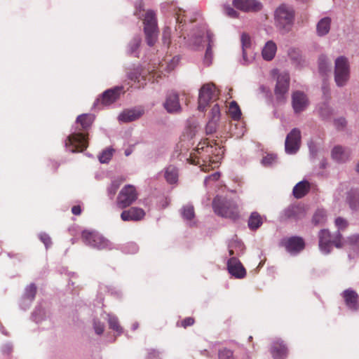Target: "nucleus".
Returning a JSON list of instances; mask_svg holds the SVG:
<instances>
[{"label": "nucleus", "mask_w": 359, "mask_h": 359, "mask_svg": "<svg viewBox=\"0 0 359 359\" xmlns=\"http://www.w3.org/2000/svg\"><path fill=\"white\" fill-rule=\"evenodd\" d=\"M288 55L290 56L291 60H292L295 62H297L299 63L300 62L301 59H302V55H301L300 50L299 49H297V48L290 49V50L288 52Z\"/></svg>", "instance_id": "nucleus-44"}, {"label": "nucleus", "mask_w": 359, "mask_h": 359, "mask_svg": "<svg viewBox=\"0 0 359 359\" xmlns=\"http://www.w3.org/2000/svg\"><path fill=\"white\" fill-rule=\"evenodd\" d=\"M127 76L130 81H134L135 83H139L140 81V77L144 79V76L143 69L141 67H137L130 69L128 72Z\"/></svg>", "instance_id": "nucleus-31"}, {"label": "nucleus", "mask_w": 359, "mask_h": 359, "mask_svg": "<svg viewBox=\"0 0 359 359\" xmlns=\"http://www.w3.org/2000/svg\"><path fill=\"white\" fill-rule=\"evenodd\" d=\"M218 121L215 120L209 119L206 126L205 132L207 134H212L217 130Z\"/></svg>", "instance_id": "nucleus-45"}, {"label": "nucleus", "mask_w": 359, "mask_h": 359, "mask_svg": "<svg viewBox=\"0 0 359 359\" xmlns=\"http://www.w3.org/2000/svg\"><path fill=\"white\" fill-rule=\"evenodd\" d=\"M263 217L257 212H252L248 219V225L250 230L256 231L263 224Z\"/></svg>", "instance_id": "nucleus-27"}, {"label": "nucleus", "mask_w": 359, "mask_h": 359, "mask_svg": "<svg viewBox=\"0 0 359 359\" xmlns=\"http://www.w3.org/2000/svg\"><path fill=\"white\" fill-rule=\"evenodd\" d=\"M224 12L226 15H228L230 18H238V13L236 11H235L232 7L230 6H225L224 8Z\"/></svg>", "instance_id": "nucleus-50"}, {"label": "nucleus", "mask_w": 359, "mask_h": 359, "mask_svg": "<svg viewBox=\"0 0 359 359\" xmlns=\"http://www.w3.org/2000/svg\"><path fill=\"white\" fill-rule=\"evenodd\" d=\"M306 215V208L301 205H291L282 212L281 218L283 220L298 221L303 219Z\"/></svg>", "instance_id": "nucleus-12"}, {"label": "nucleus", "mask_w": 359, "mask_h": 359, "mask_svg": "<svg viewBox=\"0 0 359 359\" xmlns=\"http://www.w3.org/2000/svg\"><path fill=\"white\" fill-rule=\"evenodd\" d=\"M229 113L233 120H239L241 118L242 115L241 111L236 101H232L230 102Z\"/></svg>", "instance_id": "nucleus-32"}, {"label": "nucleus", "mask_w": 359, "mask_h": 359, "mask_svg": "<svg viewBox=\"0 0 359 359\" xmlns=\"http://www.w3.org/2000/svg\"><path fill=\"white\" fill-rule=\"evenodd\" d=\"M310 189L311 184L306 180H303L294 187L292 194L294 198L299 199L305 196Z\"/></svg>", "instance_id": "nucleus-22"}, {"label": "nucleus", "mask_w": 359, "mask_h": 359, "mask_svg": "<svg viewBox=\"0 0 359 359\" xmlns=\"http://www.w3.org/2000/svg\"><path fill=\"white\" fill-rule=\"evenodd\" d=\"M39 238H40V240L41 241V242H43V243L45 245L46 248L50 247V245L52 244L51 238H50V236L48 234L41 233V234H40Z\"/></svg>", "instance_id": "nucleus-51"}, {"label": "nucleus", "mask_w": 359, "mask_h": 359, "mask_svg": "<svg viewBox=\"0 0 359 359\" xmlns=\"http://www.w3.org/2000/svg\"><path fill=\"white\" fill-rule=\"evenodd\" d=\"M182 215L184 219L191 221L195 217L194 208L191 205H187L182 208Z\"/></svg>", "instance_id": "nucleus-34"}, {"label": "nucleus", "mask_w": 359, "mask_h": 359, "mask_svg": "<svg viewBox=\"0 0 359 359\" xmlns=\"http://www.w3.org/2000/svg\"><path fill=\"white\" fill-rule=\"evenodd\" d=\"M184 13H185V11H184L181 8H178L175 11L176 21H177V23H178L180 25L186 22V20L184 19V18L185 17Z\"/></svg>", "instance_id": "nucleus-48"}, {"label": "nucleus", "mask_w": 359, "mask_h": 359, "mask_svg": "<svg viewBox=\"0 0 359 359\" xmlns=\"http://www.w3.org/2000/svg\"><path fill=\"white\" fill-rule=\"evenodd\" d=\"M219 359H233V352L227 348L222 349L218 353Z\"/></svg>", "instance_id": "nucleus-46"}, {"label": "nucleus", "mask_w": 359, "mask_h": 359, "mask_svg": "<svg viewBox=\"0 0 359 359\" xmlns=\"http://www.w3.org/2000/svg\"><path fill=\"white\" fill-rule=\"evenodd\" d=\"M229 252L230 255H233L234 253L233 250H230Z\"/></svg>", "instance_id": "nucleus-61"}, {"label": "nucleus", "mask_w": 359, "mask_h": 359, "mask_svg": "<svg viewBox=\"0 0 359 359\" xmlns=\"http://www.w3.org/2000/svg\"><path fill=\"white\" fill-rule=\"evenodd\" d=\"M165 178L170 184H175L177 181L178 173L177 168L173 165H169L165 171Z\"/></svg>", "instance_id": "nucleus-30"}, {"label": "nucleus", "mask_w": 359, "mask_h": 359, "mask_svg": "<svg viewBox=\"0 0 359 359\" xmlns=\"http://www.w3.org/2000/svg\"><path fill=\"white\" fill-rule=\"evenodd\" d=\"M219 91L213 83H208L202 86L199 90L198 109L201 111L219 98Z\"/></svg>", "instance_id": "nucleus-5"}, {"label": "nucleus", "mask_w": 359, "mask_h": 359, "mask_svg": "<svg viewBox=\"0 0 359 359\" xmlns=\"http://www.w3.org/2000/svg\"><path fill=\"white\" fill-rule=\"evenodd\" d=\"M271 352L274 359H284L287 356V348L283 341H277L273 343Z\"/></svg>", "instance_id": "nucleus-23"}, {"label": "nucleus", "mask_w": 359, "mask_h": 359, "mask_svg": "<svg viewBox=\"0 0 359 359\" xmlns=\"http://www.w3.org/2000/svg\"><path fill=\"white\" fill-rule=\"evenodd\" d=\"M122 181L118 180H115L111 182V184L107 189L108 194L111 196H114L118 189L120 185L121 184Z\"/></svg>", "instance_id": "nucleus-41"}, {"label": "nucleus", "mask_w": 359, "mask_h": 359, "mask_svg": "<svg viewBox=\"0 0 359 359\" xmlns=\"http://www.w3.org/2000/svg\"><path fill=\"white\" fill-rule=\"evenodd\" d=\"M212 208L217 215L236 221L240 217L237 203L225 197L216 196L212 201Z\"/></svg>", "instance_id": "nucleus-3"}, {"label": "nucleus", "mask_w": 359, "mask_h": 359, "mask_svg": "<svg viewBox=\"0 0 359 359\" xmlns=\"http://www.w3.org/2000/svg\"><path fill=\"white\" fill-rule=\"evenodd\" d=\"M292 107L295 113L303 111L308 106L309 102L306 95L301 92H294L292 97Z\"/></svg>", "instance_id": "nucleus-18"}, {"label": "nucleus", "mask_w": 359, "mask_h": 359, "mask_svg": "<svg viewBox=\"0 0 359 359\" xmlns=\"http://www.w3.org/2000/svg\"><path fill=\"white\" fill-rule=\"evenodd\" d=\"M94 120L95 116L90 114H83L76 118V123L78 132L69 135L65 141L66 146L71 147L70 150L72 152L83 151L88 147V130Z\"/></svg>", "instance_id": "nucleus-1"}, {"label": "nucleus", "mask_w": 359, "mask_h": 359, "mask_svg": "<svg viewBox=\"0 0 359 359\" xmlns=\"http://www.w3.org/2000/svg\"><path fill=\"white\" fill-rule=\"evenodd\" d=\"M147 43L153 46L157 41L158 29L144 28Z\"/></svg>", "instance_id": "nucleus-29"}, {"label": "nucleus", "mask_w": 359, "mask_h": 359, "mask_svg": "<svg viewBox=\"0 0 359 359\" xmlns=\"http://www.w3.org/2000/svg\"><path fill=\"white\" fill-rule=\"evenodd\" d=\"M195 151L193 155H191L189 159L191 163L199 165L204 172H208L217 166V162L212 161L210 156V154L212 153V145L210 144L208 139L200 142Z\"/></svg>", "instance_id": "nucleus-2"}, {"label": "nucleus", "mask_w": 359, "mask_h": 359, "mask_svg": "<svg viewBox=\"0 0 359 359\" xmlns=\"http://www.w3.org/2000/svg\"><path fill=\"white\" fill-rule=\"evenodd\" d=\"M72 212L75 215H79L81 213V208L80 205H74L72 208Z\"/></svg>", "instance_id": "nucleus-59"}, {"label": "nucleus", "mask_w": 359, "mask_h": 359, "mask_svg": "<svg viewBox=\"0 0 359 359\" xmlns=\"http://www.w3.org/2000/svg\"><path fill=\"white\" fill-rule=\"evenodd\" d=\"M334 125L338 130H341L346 126V121L344 118H339L334 121Z\"/></svg>", "instance_id": "nucleus-55"}, {"label": "nucleus", "mask_w": 359, "mask_h": 359, "mask_svg": "<svg viewBox=\"0 0 359 359\" xmlns=\"http://www.w3.org/2000/svg\"><path fill=\"white\" fill-rule=\"evenodd\" d=\"M233 5L244 12H257L262 8V4L257 0H233Z\"/></svg>", "instance_id": "nucleus-14"}, {"label": "nucleus", "mask_w": 359, "mask_h": 359, "mask_svg": "<svg viewBox=\"0 0 359 359\" xmlns=\"http://www.w3.org/2000/svg\"><path fill=\"white\" fill-rule=\"evenodd\" d=\"M331 19L328 17L322 18L317 24L316 31L320 36H323L329 33L330 29Z\"/></svg>", "instance_id": "nucleus-28"}, {"label": "nucleus", "mask_w": 359, "mask_h": 359, "mask_svg": "<svg viewBox=\"0 0 359 359\" xmlns=\"http://www.w3.org/2000/svg\"><path fill=\"white\" fill-rule=\"evenodd\" d=\"M143 114L144 110L140 109L126 110L118 116V120L125 123L131 122L140 118Z\"/></svg>", "instance_id": "nucleus-21"}, {"label": "nucleus", "mask_w": 359, "mask_h": 359, "mask_svg": "<svg viewBox=\"0 0 359 359\" xmlns=\"http://www.w3.org/2000/svg\"><path fill=\"white\" fill-rule=\"evenodd\" d=\"M112 156V150L106 149L102 151L101 155L99 156V160L101 163H107Z\"/></svg>", "instance_id": "nucleus-47"}, {"label": "nucleus", "mask_w": 359, "mask_h": 359, "mask_svg": "<svg viewBox=\"0 0 359 359\" xmlns=\"http://www.w3.org/2000/svg\"><path fill=\"white\" fill-rule=\"evenodd\" d=\"M335 224L339 229H344L347 226L348 223L344 219L338 217L335 219Z\"/></svg>", "instance_id": "nucleus-54"}, {"label": "nucleus", "mask_w": 359, "mask_h": 359, "mask_svg": "<svg viewBox=\"0 0 359 359\" xmlns=\"http://www.w3.org/2000/svg\"><path fill=\"white\" fill-rule=\"evenodd\" d=\"M351 241L359 248V235H354L350 238Z\"/></svg>", "instance_id": "nucleus-60"}, {"label": "nucleus", "mask_w": 359, "mask_h": 359, "mask_svg": "<svg viewBox=\"0 0 359 359\" xmlns=\"http://www.w3.org/2000/svg\"><path fill=\"white\" fill-rule=\"evenodd\" d=\"M350 156V151L344 149L341 146H336L332 151V156L333 159L338 162L346 161Z\"/></svg>", "instance_id": "nucleus-24"}, {"label": "nucleus", "mask_w": 359, "mask_h": 359, "mask_svg": "<svg viewBox=\"0 0 359 359\" xmlns=\"http://www.w3.org/2000/svg\"><path fill=\"white\" fill-rule=\"evenodd\" d=\"M212 46L211 44H208V47L205 51V60H210L212 58Z\"/></svg>", "instance_id": "nucleus-56"}, {"label": "nucleus", "mask_w": 359, "mask_h": 359, "mask_svg": "<svg viewBox=\"0 0 359 359\" xmlns=\"http://www.w3.org/2000/svg\"><path fill=\"white\" fill-rule=\"evenodd\" d=\"M125 154H126V156H128V155H130V152L129 151L126 150L125 151Z\"/></svg>", "instance_id": "nucleus-62"}, {"label": "nucleus", "mask_w": 359, "mask_h": 359, "mask_svg": "<svg viewBox=\"0 0 359 359\" xmlns=\"http://www.w3.org/2000/svg\"><path fill=\"white\" fill-rule=\"evenodd\" d=\"M273 72L277 74L274 93L277 100H283L285 99V95L289 90L290 81V75L286 72L278 74V71L274 70Z\"/></svg>", "instance_id": "nucleus-9"}, {"label": "nucleus", "mask_w": 359, "mask_h": 359, "mask_svg": "<svg viewBox=\"0 0 359 359\" xmlns=\"http://www.w3.org/2000/svg\"><path fill=\"white\" fill-rule=\"evenodd\" d=\"M274 20L276 27L285 32H289L294 23V11L292 7L281 4L275 11Z\"/></svg>", "instance_id": "nucleus-4"}, {"label": "nucleus", "mask_w": 359, "mask_h": 359, "mask_svg": "<svg viewBox=\"0 0 359 359\" xmlns=\"http://www.w3.org/2000/svg\"><path fill=\"white\" fill-rule=\"evenodd\" d=\"M122 90L123 87H115L105 90L96 100L95 107L100 108V106H109L115 102L118 99Z\"/></svg>", "instance_id": "nucleus-11"}, {"label": "nucleus", "mask_w": 359, "mask_h": 359, "mask_svg": "<svg viewBox=\"0 0 359 359\" xmlns=\"http://www.w3.org/2000/svg\"><path fill=\"white\" fill-rule=\"evenodd\" d=\"M138 197L136 188L131 184L124 186L116 198V205L121 209H125L132 205Z\"/></svg>", "instance_id": "nucleus-7"}, {"label": "nucleus", "mask_w": 359, "mask_h": 359, "mask_svg": "<svg viewBox=\"0 0 359 359\" xmlns=\"http://www.w3.org/2000/svg\"><path fill=\"white\" fill-rule=\"evenodd\" d=\"M229 273L236 278H243L246 276V270L242 263L236 257L230 258L227 262Z\"/></svg>", "instance_id": "nucleus-15"}, {"label": "nucleus", "mask_w": 359, "mask_h": 359, "mask_svg": "<svg viewBox=\"0 0 359 359\" xmlns=\"http://www.w3.org/2000/svg\"><path fill=\"white\" fill-rule=\"evenodd\" d=\"M326 219V213L323 210H318L313 215L312 223L314 225L323 224Z\"/></svg>", "instance_id": "nucleus-35"}, {"label": "nucleus", "mask_w": 359, "mask_h": 359, "mask_svg": "<svg viewBox=\"0 0 359 359\" xmlns=\"http://www.w3.org/2000/svg\"><path fill=\"white\" fill-rule=\"evenodd\" d=\"M350 78V65L347 57L339 56L334 63V81L337 86L346 84Z\"/></svg>", "instance_id": "nucleus-6"}, {"label": "nucleus", "mask_w": 359, "mask_h": 359, "mask_svg": "<svg viewBox=\"0 0 359 359\" xmlns=\"http://www.w3.org/2000/svg\"><path fill=\"white\" fill-rule=\"evenodd\" d=\"M302 141L301 131L299 129L293 128L286 136L285 142V152L294 154L299 149Z\"/></svg>", "instance_id": "nucleus-10"}, {"label": "nucleus", "mask_w": 359, "mask_h": 359, "mask_svg": "<svg viewBox=\"0 0 359 359\" xmlns=\"http://www.w3.org/2000/svg\"><path fill=\"white\" fill-rule=\"evenodd\" d=\"M346 306L352 311L359 309V296L357 292L351 289H347L342 293Z\"/></svg>", "instance_id": "nucleus-19"}, {"label": "nucleus", "mask_w": 359, "mask_h": 359, "mask_svg": "<svg viewBox=\"0 0 359 359\" xmlns=\"http://www.w3.org/2000/svg\"><path fill=\"white\" fill-rule=\"evenodd\" d=\"M276 44L273 41H267L262 49V54L263 58L267 61L271 60L276 55Z\"/></svg>", "instance_id": "nucleus-26"}, {"label": "nucleus", "mask_w": 359, "mask_h": 359, "mask_svg": "<svg viewBox=\"0 0 359 359\" xmlns=\"http://www.w3.org/2000/svg\"><path fill=\"white\" fill-rule=\"evenodd\" d=\"M146 213L142 208L132 207L128 210H123L121 214V218L124 222H137L143 219Z\"/></svg>", "instance_id": "nucleus-16"}, {"label": "nucleus", "mask_w": 359, "mask_h": 359, "mask_svg": "<svg viewBox=\"0 0 359 359\" xmlns=\"http://www.w3.org/2000/svg\"><path fill=\"white\" fill-rule=\"evenodd\" d=\"M348 201L351 208L356 209L359 205V192L357 190H352L349 192Z\"/></svg>", "instance_id": "nucleus-33"}, {"label": "nucleus", "mask_w": 359, "mask_h": 359, "mask_svg": "<svg viewBox=\"0 0 359 359\" xmlns=\"http://www.w3.org/2000/svg\"><path fill=\"white\" fill-rule=\"evenodd\" d=\"M332 244L337 248H340L338 242H333L331 240L330 233L326 229H323L319 233V247L322 251L327 254L330 252Z\"/></svg>", "instance_id": "nucleus-17"}, {"label": "nucleus", "mask_w": 359, "mask_h": 359, "mask_svg": "<svg viewBox=\"0 0 359 359\" xmlns=\"http://www.w3.org/2000/svg\"><path fill=\"white\" fill-rule=\"evenodd\" d=\"M93 327L96 334H102L104 330V325L100 321L95 320L93 323Z\"/></svg>", "instance_id": "nucleus-52"}, {"label": "nucleus", "mask_w": 359, "mask_h": 359, "mask_svg": "<svg viewBox=\"0 0 359 359\" xmlns=\"http://www.w3.org/2000/svg\"><path fill=\"white\" fill-rule=\"evenodd\" d=\"M356 170L358 172H359V163H358V165L356 166Z\"/></svg>", "instance_id": "nucleus-63"}, {"label": "nucleus", "mask_w": 359, "mask_h": 359, "mask_svg": "<svg viewBox=\"0 0 359 359\" xmlns=\"http://www.w3.org/2000/svg\"><path fill=\"white\" fill-rule=\"evenodd\" d=\"M109 327L110 329L121 333L122 332V327L119 325L118 320L115 316H109L108 319Z\"/></svg>", "instance_id": "nucleus-37"}, {"label": "nucleus", "mask_w": 359, "mask_h": 359, "mask_svg": "<svg viewBox=\"0 0 359 359\" xmlns=\"http://www.w3.org/2000/svg\"><path fill=\"white\" fill-rule=\"evenodd\" d=\"M141 43L140 37L134 38L128 45V51L130 54H135Z\"/></svg>", "instance_id": "nucleus-38"}, {"label": "nucleus", "mask_w": 359, "mask_h": 359, "mask_svg": "<svg viewBox=\"0 0 359 359\" xmlns=\"http://www.w3.org/2000/svg\"><path fill=\"white\" fill-rule=\"evenodd\" d=\"M280 245L284 247L286 250L290 253H297L305 247L303 238L299 236L283 238L281 240Z\"/></svg>", "instance_id": "nucleus-13"}, {"label": "nucleus", "mask_w": 359, "mask_h": 359, "mask_svg": "<svg viewBox=\"0 0 359 359\" xmlns=\"http://www.w3.org/2000/svg\"><path fill=\"white\" fill-rule=\"evenodd\" d=\"M241 43H242V48H243V55L245 58L246 56V50L248 48L250 47L251 45V41L250 37L248 34L243 33L241 35Z\"/></svg>", "instance_id": "nucleus-36"}, {"label": "nucleus", "mask_w": 359, "mask_h": 359, "mask_svg": "<svg viewBox=\"0 0 359 359\" xmlns=\"http://www.w3.org/2000/svg\"><path fill=\"white\" fill-rule=\"evenodd\" d=\"M144 28L157 29V18L156 13L152 10H147L143 19Z\"/></svg>", "instance_id": "nucleus-25"}, {"label": "nucleus", "mask_w": 359, "mask_h": 359, "mask_svg": "<svg viewBox=\"0 0 359 359\" xmlns=\"http://www.w3.org/2000/svg\"><path fill=\"white\" fill-rule=\"evenodd\" d=\"M220 174L219 172H215L214 174L207 177L205 180V183H207L209 180L217 181L219 180Z\"/></svg>", "instance_id": "nucleus-57"}, {"label": "nucleus", "mask_w": 359, "mask_h": 359, "mask_svg": "<svg viewBox=\"0 0 359 359\" xmlns=\"http://www.w3.org/2000/svg\"><path fill=\"white\" fill-rule=\"evenodd\" d=\"M164 107L170 113L180 111L181 107L179 102L178 95L175 93H170L164 103Z\"/></svg>", "instance_id": "nucleus-20"}, {"label": "nucleus", "mask_w": 359, "mask_h": 359, "mask_svg": "<svg viewBox=\"0 0 359 359\" xmlns=\"http://www.w3.org/2000/svg\"><path fill=\"white\" fill-rule=\"evenodd\" d=\"M194 322L195 320L194 318L187 317L181 321L180 326L183 327L184 328H186L189 326L194 325Z\"/></svg>", "instance_id": "nucleus-53"}, {"label": "nucleus", "mask_w": 359, "mask_h": 359, "mask_svg": "<svg viewBox=\"0 0 359 359\" xmlns=\"http://www.w3.org/2000/svg\"><path fill=\"white\" fill-rule=\"evenodd\" d=\"M206 37H207V39L208 41V44H211L212 46H213V42H214V41H213V37H214L213 34L210 31L208 30L206 32Z\"/></svg>", "instance_id": "nucleus-58"}, {"label": "nucleus", "mask_w": 359, "mask_h": 359, "mask_svg": "<svg viewBox=\"0 0 359 359\" xmlns=\"http://www.w3.org/2000/svg\"><path fill=\"white\" fill-rule=\"evenodd\" d=\"M277 156L274 154H267L262 159V163L264 165H270L276 161Z\"/></svg>", "instance_id": "nucleus-49"}, {"label": "nucleus", "mask_w": 359, "mask_h": 359, "mask_svg": "<svg viewBox=\"0 0 359 359\" xmlns=\"http://www.w3.org/2000/svg\"><path fill=\"white\" fill-rule=\"evenodd\" d=\"M81 238L85 244L93 248L100 250L110 248L109 241L97 232L85 230Z\"/></svg>", "instance_id": "nucleus-8"}, {"label": "nucleus", "mask_w": 359, "mask_h": 359, "mask_svg": "<svg viewBox=\"0 0 359 359\" xmlns=\"http://www.w3.org/2000/svg\"><path fill=\"white\" fill-rule=\"evenodd\" d=\"M319 71L322 74H325L329 69V62L325 56L322 55L319 57L318 62Z\"/></svg>", "instance_id": "nucleus-39"}, {"label": "nucleus", "mask_w": 359, "mask_h": 359, "mask_svg": "<svg viewBox=\"0 0 359 359\" xmlns=\"http://www.w3.org/2000/svg\"><path fill=\"white\" fill-rule=\"evenodd\" d=\"M162 41L164 44L168 47L171 43V29L165 27L163 32Z\"/></svg>", "instance_id": "nucleus-43"}, {"label": "nucleus", "mask_w": 359, "mask_h": 359, "mask_svg": "<svg viewBox=\"0 0 359 359\" xmlns=\"http://www.w3.org/2000/svg\"><path fill=\"white\" fill-rule=\"evenodd\" d=\"M220 118V107L219 104H215L211 109L210 113V118L211 120H215L219 121Z\"/></svg>", "instance_id": "nucleus-40"}, {"label": "nucleus", "mask_w": 359, "mask_h": 359, "mask_svg": "<svg viewBox=\"0 0 359 359\" xmlns=\"http://www.w3.org/2000/svg\"><path fill=\"white\" fill-rule=\"evenodd\" d=\"M36 293V287L34 283H32L27 287L25 295L27 299L33 300L35 297Z\"/></svg>", "instance_id": "nucleus-42"}]
</instances>
